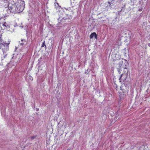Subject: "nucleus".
Instances as JSON below:
<instances>
[{
	"mask_svg": "<svg viewBox=\"0 0 150 150\" xmlns=\"http://www.w3.org/2000/svg\"><path fill=\"white\" fill-rule=\"evenodd\" d=\"M8 8L4 10L8 16L11 12L16 13L22 11L24 9V2L23 0H9Z\"/></svg>",
	"mask_w": 150,
	"mask_h": 150,
	"instance_id": "nucleus-1",
	"label": "nucleus"
},
{
	"mask_svg": "<svg viewBox=\"0 0 150 150\" xmlns=\"http://www.w3.org/2000/svg\"><path fill=\"white\" fill-rule=\"evenodd\" d=\"M10 40H9L7 43L5 42L1 45V48H2L3 52V55L1 57L2 60H3L7 54V52L9 50V45L10 44Z\"/></svg>",
	"mask_w": 150,
	"mask_h": 150,
	"instance_id": "nucleus-2",
	"label": "nucleus"
},
{
	"mask_svg": "<svg viewBox=\"0 0 150 150\" xmlns=\"http://www.w3.org/2000/svg\"><path fill=\"white\" fill-rule=\"evenodd\" d=\"M3 33V32L1 30V28L0 27V45H3L5 42H4L3 40L2 39L1 37Z\"/></svg>",
	"mask_w": 150,
	"mask_h": 150,
	"instance_id": "nucleus-3",
	"label": "nucleus"
},
{
	"mask_svg": "<svg viewBox=\"0 0 150 150\" xmlns=\"http://www.w3.org/2000/svg\"><path fill=\"white\" fill-rule=\"evenodd\" d=\"M123 69L124 71H125V72L127 71V69L126 68H123L122 67H120L119 69H117V70L119 74L120 73V71H122V70Z\"/></svg>",
	"mask_w": 150,
	"mask_h": 150,
	"instance_id": "nucleus-4",
	"label": "nucleus"
},
{
	"mask_svg": "<svg viewBox=\"0 0 150 150\" xmlns=\"http://www.w3.org/2000/svg\"><path fill=\"white\" fill-rule=\"evenodd\" d=\"M3 27H5L4 28V29L5 28H7L8 27H9V25L8 24L6 23V22H4V23H1Z\"/></svg>",
	"mask_w": 150,
	"mask_h": 150,
	"instance_id": "nucleus-5",
	"label": "nucleus"
},
{
	"mask_svg": "<svg viewBox=\"0 0 150 150\" xmlns=\"http://www.w3.org/2000/svg\"><path fill=\"white\" fill-rule=\"evenodd\" d=\"M6 13H5V15L2 14V12H0V20L4 18L5 17L7 16H6Z\"/></svg>",
	"mask_w": 150,
	"mask_h": 150,
	"instance_id": "nucleus-6",
	"label": "nucleus"
},
{
	"mask_svg": "<svg viewBox=\"0 0 150 150\" xmlns=\"http://www.w3.org/2000/svg\"><path fill=\"white\" fill-rule=\"evenodd\" d=\"M96 34L95 33H91L90 36V38H93L94 37L96 38Z\"/></svg>",
	"mask_w": 150,
	"mask_h": 150,
	"instance_id": "nucleus-7",
	"label": "nucleus"
},
{
	"mask_svg": "<svg viewBox=\"0 0 150 150\" xmlns=\"http://www.w3.org/2000/svg\"><path fill=\"white\" fill-rule=\"evenodd\" d=\"M54 4L55 7L57 8L59 7V4L57 3H55Z\"/></svg>",
	"mask_w": 150,
	"mask_h": 150,
	"instance_id": "nucleus-8",
	"label": "nucleus"
},
{
	"mask_svg": "<svg viewBox=\"0 0 150 150\" xmlns=\"http://www.w3.org/2000/svg\"><path fill=\"white\" fill-rule=\"evenodd\" d=\"M4 1L5 2V0L4 1L3 0H0V4H2L3 2Z\"/></svg>",
	"mask_w": 150,
	"mask_h": 150,
	"instance_id": "nucleus-9",
	"label": "nucleus"
},
{
	"mask_svg": "<svg viewBox=\"0 0 150 150\" xmlns=\"http://www.w3.org/2000/svg\"><path fill=\"white\" fill-rule=\"evenodd\" d=\"M121 43L120 42H119L118 44H117V43H115V44L116 45H118V46H120V45H121Z\"/></svg>",
	"mask_w": 150,
	"mask_h": 150,
	"instance_id": "nucleus-10",
	"label": "nucleus"
},
{
	"mask_svg": "<svg viewBox=\"0 0 150 150\" xmlns=\"http://www.w3.org/2000/svg\"><path fill=\"white\" fill-rule=\"evenodd\" d=\"M45 41H44L43 42V43L42 45V47H43L45 46Z\"/></svg>",
	"mask_w": 150,
	"mask_h": 150,
	"instance_id": "nucleus-11",
	"label": "nucleus"
},
{
	"mask_svg": "<svg viewBox=\"0 0 150 150\" xmlns=\"http://www.w3.org/2000/svg\"><path fill=\"white\" fill-rule=\"evenodd\" d=\"M35 137H31V139H34V138H35Z\"/></svg>",
	"mask_w": 150,
	"mask_h": 150,
	"instance_id": "nucleus-12",
	"label": "nucleus"
},
{
	"mask_svg": "<svg viewBox=\"0 0 150 150\" xmlns=\"http://www.w3.org/2000/svg\"><path fill=\"white\" fill-rule=\"evenodd\" d=\"M21 41H24L25 42H26V41H25V40H23L22 39V40H21Z\"/></svg>",
	"mask_w": 150,
	"mask_h": 150,
	"instance_id": "nucleus-13",
	"label": "nucleus"
},
{
	"mask_svg": "<svg viewBox=\"0 0 150 150\" xmlns=\"http://www.w3.org/2000/svg\"><path fill=\"white\" fill-rule=\"evenodd\" d=\"M25 43H21V44L22 45H23V44H24Z\"/></svg>",
	"mask_w": 150,
	"mask_h": 150,
	"instance_id": "nucleus-14",
	"label": "nucleus"
},
{
	"mask_svg": "<svg viewBox=\"0 0 150 150\" xmlns=\"http://www.w3.org/2000/svg\"><path fill=\"white\" fill-rule=\"evenodd\" d=\"M148 45L150 47V43H149L148 44Z\"/></svg>",
	"mask_w": 150,
	"mask_h": 150,
	"instance_id": "nucleus-15",
	"label": "nucleus"
},
{
	"mask_svg": "<svg viewBox=\"0 0 150 150\" xmlns=\"http://www.w3.org/2000/svg\"><path fill=\"white\" fill-rule=\"evenodd\" d=\"M122 75H123V74L121 75V77H120V79L121 78V77H122Z\"/></svg>",
	"mask_w": 150,
	"mask_h": 150,
	"instance_id": "nucleus-16",
	"label": "nucleus"
},
{
	"mask_svg": "<svg viewBox=\"0 0 150 150\" xmlns=\"http://www.w3.org/2000/svg\"><path fill=\"white\" fill-rule=\"evenodd\" d=\"M108 3H109V4H110V3L109 2H108Z\"/></svg>",
	"mask_w": 150,
	"mask_h": 150,
	"instance_id": "nucleus-17",
	"label": "nucleus"
}]
</instances>
